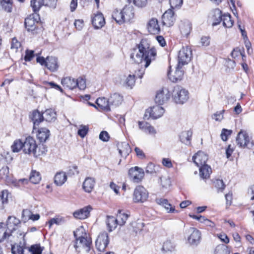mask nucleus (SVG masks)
<instances>
[{"instance_id": "nucleus-1", "label": "nucleus", "mask_w": 254, "mask_h": 254, "mask_svg": "<svg viewBox=\"0 0 254 254\" xmlns=\"http://www.w3.org/2000/svg\"><path fill=\"white\" fill-rule=\"evenodd\" d=\"M138 52L135 54L130 55V58L134 60L136 64L144 63V67H147L156 57V50L154 48H150L146 40H142L138 45Z\"/></svg>"}, {"instance_id": "nucleus-2", "label": "nucleus", "mask_w": 254, "mask_h": 254, "mask_svg": "<svg viewBox=\"0 0 254 254\" xmlns=\"http://www.w3.org/2000/svg\"><path fill=\"white\" fill-rule=\"evenodd\" d=\"M73 235L75 239L74 242V248L76 252H78V249L82 247L87 252H89L92 246L91 238L87 236L85 230L82 227L76 229L73 232Z\"/></svg>"}, {"instance_id": "nucleus-3", "label": "nucleus", "mask_w": 254, "mask_h": 254, "mask_svg": "<svg viewBox=\"0 0 254 254\" xmlns=\"http://www.w3.org/2000/svg\"><path fill=\"white\" fill-rule=\"evenodd\" d=\"M47 151V147L43 144L38 147L35 139L28 136L25 138L23 142V152L25 154L33 155L34 157H38L43 154H46Z\"/></svg>"}, {"instance_id": "nucleus-4", "label": "nucleus", "mask_w": 254, "mask_h": 254, "mask_svg": "<svg viewBox=\"0 0 254 254\" xmlns=\"http://www.w3.org/2000/svg\"><path fill=\"white\" fill-rule=\"evenodd\" d=\"M189 94L188 90L180 86L177 85L173 89L172 97L176 103L183 104L188 100L189 98Z\"/></svg>"}, {"instance_id": "nucleus-5", "label": "nucleus", "mask_w": 254, "mask_h": 254, "mask_svg": "<svg viewBox=\"0 0 254 254\" xmlns=\"http://www.w3.org/2000/svg\"><path fill=\"white\" fill-rule=\"evenodd\" d=\"M25 236V234L19 230H13L8 232V230H6L1 236L0 243L6 241L7 243H10L11 245L18 240L19 237H21L23 239Z\"/></svg>"}, {"instance_id": "nucleus-6", "label": "nucleus", "mask_w": 254, "mask_h": 254, "mask_svg": "<svg viewBox=\"0 0 254 254\" xmlns=\"http://www.w3.org/2000/svg\"><path fill=\"white\" fill-rule=\"evenodd\" d=\"M24 24L27 30L31 32L33 35L40 33L43 30L41 24L32 15L25 18Z\"/></svg>"}, {"instance_id": "nucleus-7", "label": "nucleus", "mask_w": 254, "mask_h": 254, "mask_svg": "<svg viewBox=\"0 0 254 254\" xmlns=\"http://www.w3.org/2000/svg\"><path fill=\"white\" fill-rule=\"evenodd\" d=\"M237 145L242 147L251 149L254 147V143L251 141V138L246 131L241 130L236 137Z\"/></svg>"}, {"instance_id": "nucleus-8", "label": "nucleus", "mask_w": 254, "mask_h": 254, "mask_svg": "<svg viewBox=\"0 0 254 254\" xmlns=\"http://www.w3.org/2000/svg\"><path fill=\"white\" fill-rule=\"evenodd\" d=\"M191 50L189 47H183L178 53V66H183L187 64L190 61Z\"/></svg>"}, {"instance_id": "nucleus-9", "label": "nucleus", "mask_w": 254, "mask_h": 254, "mask_svg": "<svg viewBox=\"0 0 254 254\" xmlns=\"http://www.w3.org/2000/svg\"><path fill=\"white\" fill-rule=\"evenodd\" d=\"M148 192L142 186H138L135 188L133 194V200L135 203H143L148 198Z\"/></svg>"}, {"instance_id": "nucleus-10", "label": "nucleus", "mask_w": 254, "mask_h": 254, "mask_svg": "<svg viewBox=\"0 0 254 254\" xmlns=\"http://www.w3.org/2000/svg\"><path fill=\"white\" fill-rule=\"evenodd\" d=\"M109 243L108 234L106 232L101 233L95 242V246L100 252H103Z\"/></svg>"}, {"instance_id": "nucleus-11", "label": "nucleus", "mask_w": 254, "mask_h": 254, "mask_svg": "<svg viewBox=\"0 0 254 254\" xmlns=\"http://www.w3.org/2000/svg\"><path fill=\"white\" fill-rule=\"evenodd\" d=\"M164 111V108L159 105L154 106L146 111L144 118L148 119L151 117L154 119H158L163 115Z\"/></svg>"}, {"instance_id": "nucleus-12", "label": "nucleus", "mask_w": 254, "mask_h": 254, "mask_svg": "<svg viewBox=\"0 0 254 254\" xmlns=\"http://www.w3.org/2000/svg\"><path fill=\"white\" fill-rule=\"evenodd\" d=\"M144 175L143 170L138 167L131 168L128 171V176L131 181L134 183L140 182Z\"/></svg>"}, {"instance_id": "nucleus-13", "label": "nucleus", "mask_w": 254, "mask_h": 254, "mask_svg": "<svg viewBox=\"0 0 254 254\" xmlns=\"http://www.w3.org/2000/svg\"><path fill=\"white\" fill-rule=\"evenodd\" d=\"M189 232L190 234L188 238V243L191 246L198 245L200 242L201 232L194 227L190 228Z\"/></svg>"}, {"instance_id": "nucleus-14", "label": "nucleus", "mask_w": 254, "mask_h": 254, "mask_svg": "<svg viewBox=\"0 0 254 254\" xmlns=\"http://www.w3.org/2000/svg\"><path fill=\"white\" fill-rule=\"evenodd\" d=\"M170 96L171 94L169 90L163 88L157 92L155 101L159 105H162L169 99Z\"/></svg>"}, {"instance_id": "nucleus-15", "label": "nucleus", "mask_w": 254, "mask_h": 254, "mask_svg": "<svg viewBox=\"0 0 254 254\" xmlns=\"http://www.w3.org/2000/svg\"><path fill=\"white\" fill-rule=\"evenodd\" d=\"M175 21L174 12L172 9L166 10L162 16V22L164 25L170 27L172 26Z\"/></svg>"}, {"instance_id": "nucleus-16", "label": "nucleus", "mask_w": 254, "mask_h": 254, "mask_svg": "<svg viewBox=\"0 0 254 254\" xmlns=\"http://www.w3.org/2000/svg\"><path fill=\"white\" fill-rule=\"evenodd\" d=\"M29 119L33 122V129H35L36 126H38L44 121L43 112L41 113L38 110H35L30 113Z\"/></svg>"}, {"instance_id": "nucleus-17", "label": "nucleus", "mask_w": 254, "mask_h": 254, "mask_svg": "<svg viewBox=\"0 0 254 254\" xmlns=\"http://www.w3.org/2000/svg\"><path fill=\"white\" fill-rule=\"evenodd\" d=\"M208 156L203 152L199 151L192 157L193 162L197 167L206 164Z\"/></svg>"}, {"instance_id": "nucleus-18", "label": "nucleus", "mask_w": 254, "mask_h": 254, "mask_svg": "<svg viewBox=\"0 0 254 254\" xmlns=\"http://www.w3.org/2000/svg\"><path fill=\"white\" fill-rule=\"evenodd\" d=\"M92 209V207L90 205H88L79 210L75 211L73 212V216L76 219H84L89 216L90 212Z\"/></svg>"}, {"instance_id": "nucleus-19", "label": "nucleus", "mask_w": 254, "mask_h": 254, "mask_svg": "<svg viewBox=\"0 0 254 254\" xmlns=\"http://www.w3.org/2000/svg\"><path fill=\"white\" fill-rule=\"evenodd\" d=\"M20 225V221L15 216H9L6 221V229L9 231L17 230Z\"/></svg>"}, {"instance_id": "nucleus-20", "label": "nucleus", "mask_w": 254, "mask_h": 254, "mask_svg": "<svg viewBox=\"0 0 254 254\" xmlns=\"http://www.w3.org/2000/svg\"><path fill=\"white\" fill-rule=\"evenodd\" d=\"M92 23L95 29H100L104 26L105 20L103 14L101 12H98L93 17Z\"/></svg>"}, {"instance_id": "nucleus-21", "label": "nucleus", "mask_w": 254, "mask_h": 254, "mask_svg": "<svg viewBox=\"0 0 254 254\" xmlns=\"http://www.w3.org/2000/svg\"><path fill=\"white\" fill-rule=\"evenodd\" d=\"M123 101V97L119 93H115L111 94L108 99L110 109L119 106Z\"/></svg>"}, {"instance_id": "nucleus-22", "label": "nucleus", "mask_w": 254, "mask_h": 254, "mask_svg": "<svg viewBox=\"0 0 254 254\" xmlns=\"http://www.w3.org/2000/svg\"><path fill=\"white\" fill-rule=\"evenodd\" d=\"M26 242L24 239H23V243L20 242L19 245H16L15 243L11 244V253L13 254H25V250L27 247L25 246Z\"/></svg>"}, {"instance_id": "nucleus-23", "label": "nucleus", "mask_w": 254, "mask_h": 254, "mask_svg": "<svg viewBox=\"0 0 254 254\" xmlns=\"http://www.w3.org/2000/svg\"><path fill=\"white\" fill-rule=\"evenodd\" d=\"M182 67V66H179L177 64L173 75L171 74L170 71L168 72V76L170 80L173 82H176L182 80L184 75V71L181 69Z\"/></svg>"}, {"instance_id": "nucleus-24", "label": "nucleus", "mask_w": 254, "mask_h": 254, "mask_svg": "<svg viewBox=\"0 0 254 254\" xmlns=\"http://www.w3.org/2000/svg\"><path fill=\"white\" fill-rule=\"evenodd\" d=\"M148 32L151 34H156L160 31V26L158 20L156 18H152L149 20L147 24Z\"/></svg>"}, {"instance_id": "nucleus-25", "label": "nucleus", "mask_w": 254, "mask_h": 254, "mask_svg": "<svg viewBox=\"0 0 254 254\" xmlns=\"http://www.w3.org/2000/svg\"><path fill=\"white\" fill-rule=\"evenodd\" d=\"M46 67L52 72L57 71L59 68L58 59L55 57L48 56Z\"/></svg>"}, {"instance_id": "nucleus-26", "label": "nucleus", "mask_w": 254, "mask_h": 254, "mask_svg": "<svg viewBox=\"0 0 254 254\" xmlns=\"http://www.w3.org/2000/svg\"><path fill=\"white\" fill-rule=\"evenodd\" d=\"M180 29L183 36L188 37L192 29L191 23L188 20L181 21L180 25Z\"/></svg>"}, {"instance_id": "nucleus-27", "label": "nucleus", "mask_w": 254, "mask_h": 254, "mask_svg": "<svg viewBox=\"0 0 254 254\" xmlns=\"http://www.w3.org/2000/svg\"><path fill=\"white\" fill-rule=\"evenodd\" d=\"M124 23L129 21L134 17L133 9L132 6H125L122 9Z\"/></svg>"}, {"instance_id": "nucleus-28", "label": "nucleus", "mask_w": 254, "mask_h": 254, "mask_svg": "<svg viewBox=\"0 0 254 254\" xmlns=\"http://www.w3.org/2000/svg\"><path fill=\"white\" fill-rule=\"evenodd\" d=\"M96 181L95 179L92 177H87L82 185V188L84 191L86 192H91L94 189Z\"/></svg>"}, {"instance_id": "nucleus-29", "label": "nucleus", "mask_w": 254, "mask_h": 254, "mask_svg": "<svg viewBox=\"0 0 254 254\" xmlns=\"http://www.w3.org/2000/svg\"><path fill=\"white\" fill-rule=\"evenodd\" d=\"M50 135V130L45 127H42L38 130L37 137L41 143H44L49 138Z\"/></svg>"}, {"instance_id": "nucleus-30", "label": "nucleus", "mask_w": 254, "mask_h": 254, "mask_svg": "<svg viewBox=\"0 0 254 254\" xmlns=\"http://www.w3.org/2000/svg\"><path fill=\"white\" fill-rule=\"evenodd\" d=\"M106 223L109 232H111L115 230L119 224L116 218L113 216H106Z\"/></svg>"}, {"instance_id": "nucleus-31", "label": "nucleus", "mask_w": 254, "mask_h": 254, "mask_svg": "<svg viewBox=\"0 0 254 254\" xmlns=\"http://www.w3.org/2000/svg\"><path fill=\"white\" fill-rule=\"evenodd\" d=\"M44 121L48 122H54L57 119V114L54 110L49 109L43 112Z\"/></svg>"}, {"instance_id": "nucleus-32", "label": "nucleus", "mask_w": 254, "mask_h": 254, "mask_svg": "<svg viewBox=\"0 0 254 254\" xmlns=\"http://www.w3.org/2000/svg\"><path fill=\"white\" fill-rule=\"evenodd\" d=\"M156 201L158 204L164 207L169 213H172L175 211V207H173L172 205L169 203L167 199L162 198H157Z\"/></svg>"}, {"instance_id": "nucleus-33", "label": "nucleus", "mask_w": 254, "mask_h": 254, "mask_svg": "<svg viewBox=\"0 0 254 254\" xmlns=\"http://www.w3.org/2000/svg\"><path fill=\"white\" fill-rule=\"evenodd\" d=\"M66 180L67 176L65 173L60 172L55 175L54 183L57 186H61L66 182Z\"/></svg>"}, {"instance_id": "nucleus-34", "label": "nucleus", "mask_w": 254, "mask_h": 254, "mask_svg": "<svg viewBox=\"0 0 254 254\" xmlns=\"http://www.w3.org/2000/svg\"><path fill=\"white\" fill-rule=\"evenodd\" d=\"M75 82L76 80L74 78H71L70 77L64 78L61 81L64 86L69 89H73L77 87V83Z\"/></svg>"}, {"instance_id": "nucleus-35", "label": "nucleus", "mask_w": 254, "mask_h": 254, "mask_svg": "<svg viewBox=\"0 0 254 254\" xmlns=\"http://www.w3.org/2000/svg\"><path fill=\"white\" fill-rule=\"evenodd\" d=\"M96 103L103 111L106 112L111 111L108 99L107 100L105 98H99L96 100Z\"/></svg>"}, {"instance_id": "nucleus-36", "label": "nucleus", "mask_w": 254, "mask_h": 254, "mask_svg": "<svg viewBox=\"0 0 254 254\" xmlns=\"http://www.w3.org/2000/svg\"><path fill=\"white\" fill-rule=\"evenodd\" d=\"M199 167V175L203 179L208 178L212 172L210 166L207 164L200 166Z\"/></svg>"}, {"instance_id": "nucleus-37", "label": "nucleus", "mask_w": 254, "mask_h": 254, "mask_svg": "<svg viewBox=\"0 0 254 254\" xmlns=\"http://www.w3.org/2000/svg\"><path fill=\"white\" fill-rule=\"evenodd\" d=\"M192 134V132L190 130L182 132L180 135V141L186 145H190Z\"/></svg>"}, {"instance_id": "nucleus-38", "label": "nucleus", "mask_w": 254, "mask_h": 254, "mask_svg": "<svg viewBox=\"0 0 254 254\" xmlns=\"http://www.w3.org/2000/svg\"><path fill=\"white\" fill-rule=\"evenodd\" d=\"M129 216V214L124 212L121 210H119L116 217L119 225L121 226L124 225Z\"/></svg>"}, {"instance_id": "nucleus-39", "label": "nucleus", "mask_w": 254, "mask_h": 254, "mask_svg": "<svg viewBox=\"0 0 254 254\" xmlns=\"http://www.w3.org/2000/svg\"><path fill=\"white\" fill-rule=\"evenodd\" d=\"M31 6L35 13H37L43 5H45L44 0H31Z\"/></svg>"}, {"instance_id": "nucleus-40", "label": "nucleus", "mask_w": 254, "mask_h": 254, "mask_svg": "<svg viewBox=\"0 0 254 254\" xmlns=\"http://www.w3.org/2000/svg\"><path fill=\"white\" fill-rule=\"evenodd\" d=\"M223 14L222 11L219 9H216L214 11V14L212 16L213 23L212 25L215 26L220 24L222 21Z\"/></svg>"}, {"instance_id": "nucleus-41", "label": "nucleus", "mask_w": 254, "mask_h": 254, "mask_svg": "<svg viewBox=\"0 0 254 254\" xmlns=\"http://www.w3.org/2000/svg\"><path fill=\"white\" fill-rule=\"evenodd\" d=\"M27 250L28 251L25 253L27 254H42L43 249L40 245L36 244L30 247H27Z\"/></svg>"}, {"instance_id": "nucleus-42", "label": "nucleus", "mask_w": 254, "mask_h": 254, "mask_svg": "<svg viewBox=\"0 0 254 254\" xmlns=\"http://www.w3.org/2000/svg\"><path fill=\"white\" fill-rule=\"evenodd\" d=\"M223 25L226 28H231L233 25L234 22L231 19V16L229 13H225L222 18Z\"/></svg>"}, {"instance_id": "nucleus-43", "label": "nucleus", "mask_w": 254, "mask_h": 254, "mask_svg": "<svg viewBox=\"0 0 254 254\" xmlns=\"http://www.w3.org/2000/svg\"><path fill=\"white\" fill-rule=\"evenodd\" d=\"M123 15L122 10L119 11L118 9H115L113 11L112 16L117 23L122 24L124 23V18Z\"/></svg>"}, {"instance_id": "nucleus-44", "label": "nucleus", "mask_w": 254, "mask_h": 254, "mask_svg": "<svg viewBox=\"0 0 254 254\" xmlns=\"http://www.w3.org/2000/svg\"><path fill=\"white\" fill-rule=\"evenodd\" d=\"M214 254H230V249L224 244L219 245L216 247Z\"/></svg>"}, {"instance_id": "nucleus-45", "label": "nucleus", "mask_w": 254, "mask_h": 254, "mask_svg": "<svg viewBox=\"0 0 254 254\" xmlns=\"http://www.w3.org/2000/svg\"><path fill=\"white\" fill-rule=\"evenodd\" d=\"M41 180V177L40 173L35 170L32 171L29 180L30 181L34 184H38Z\"/></svg>"}, {"instance_id": "nucleus-46", "label": "nucleus", "mask_w": 254, "mask_h": 254, "mask_svg": "<svg viewBox=\"0 0 254 254\" xmlns=\"http://www.w3.org/2000/svg\"><path fill=\"white\" fill-rule=\"evenodd\" d=\"M65 219L62 217H58L51 219L47 223L49 224V227L50 228L53 224L61 225L64 223Z\"/></svg>"}, {"instance_id": "nucleus-47", "label": "nucleus", "mask_w": 254, "mask_h": 254, "mask_svg": "<svg viewBox=\"0 0 254 254\" xmlns=\"http://www.w3.org/2000/svg\"><path fill=\"white\" fill-rule=\"evenodd\" d=\"M1 6L5 11L10 12L12 10V2L11 0H1L0 1Z\"/></svg>"}, {"instance_id": "nucleus-48", "label": "nucleus", "mask_w": 254, "mask_h": 254, "mask_svg": "<svg viewBox=\"0 0 254 254\" xmlns=\"http://www.w3.org/2000/svg\"><path fill=\"white\" fill-rule=\"evenodd\" d=\"M13 152H18L21 149L23 150V142L21 140H16L11 146Z\"/></svg>"}, {"instance_id": "nucleus-49", "label": "nucleus", "mask_w": 254, "mask_h": 254, "mask_svg": "<svg viewBox=\"0 0 254 254\" xmlns=\"http://www.w3.org/2000/svg\"><path fill=\"white\" fill-rule=\"evenodd\" d=\"M213 184L218 192L223 191L225 188V185L222 180L217 179L214 181Z\"/></svg>"}, {"instance_id": "nucleus-50", "label": "nucleus", "mask_w": 254, "mask_h": 254, "mask_svg": "<svg viewBox=\"0 0 254 254\" xmlns=\"http://www.w3.org/2000/svg\"><path fill=\"white\" fill-rule=\"evenodd\" d=\"M135 76L134 74L128 75L125 81V86L132 88L135 84Z\"/></svg>"}, {"instance_id": "nucleus-51", "label": "nucleus", "mask_w": 254, "mask_h": 254, "mask_svg": "<svg viewBox=\"0 0 254 254\" xmlns=\"http://www.w3.org/2000/svg\"><path fill=\"white\" fill-rule=\"evenodd\" d=\"M171 9L179 8L183 3V0H170Z\"/></svg>"}, {"instance_id": "nucleus-52", "label": "nucleus", "mask_w": 254, "mask_h": 254, "mask_svg": "<svg viewBox=\"0 0 254 254\" xmlns=\"http://www.w3.org/2000/svg\"><path fill=\"white\" fill-rule=\"evenodd\" d=\"M232 133V130L223 128L220 134V136L222 140L224 141L227 140L228 136H230Z\"/></svg>"}, {"instance_id": "nucleus-53", "label": "nucleus", "mask_w": 254, "mask_h": 254, "mask_svg": "<svg viewBox=\"0 0 254 254\" xmlns=\"http://www.w3.org/2000/svg\"><path fill=\"white\" fill-rule=\"evenodd\" d=\"M125 148L124 149H121L119 148V152L122 157H126L130 152V148L128 144H125Z\"/></svg>"}, {"instance_id": "nucleus-54", "label": "nucleus", "mask_w": 254, "mask_h": 254, "mask_svg": "<svg viewBox=\"0 0 254 254\" xmlns=\"http://www.w3.org/2000/svg\"><path fill=\"white\" fill-rule=\"evenodd\" d=\"M88 127L86 126L81 125L78 130V134L82 138L84 137L88 131Z\"/></svg>"}, {"instance_id": "nucleus-55", "label": "nucleus", "mask_w": 254, "mask_h": 254, "mask_svg": "<svg viewBox=\"0 0 254 254\" xmlns=\"http://www.w3.org/2000/svg\"><path fill=\"white\" fill-rule=\"evenodd\" d=\"M34 51L33 50H26L25 51V55L24 56V60L26 62H30L34 57Z\"/></svg>"}, {"instance_id": "nucleus-56", "label": "nucleus", "mask_w": 254, "mask_h": 254, "mask_svg": "<svg viewBox=\"0 0 254 254\" xmlns=\"http://www.w3.org/2000/svg\"><path fill=\"white\" fill-rule=\"evenodd\" d=\"M75 83H77V87L80 90H84L86 88L85 80L82 78H79L76 79Z\"/></svg>"}, {"instance_id": "nucleus-57", "label": "nucleus", "mask_w": 254, "mask_h": 254, "mask_svg": "<svg viewBox=\"0 0 254 254\" xmlns=\"http://www.w3.org/2000/svg\"><path fill=\"white\" fill-rule=\"evenodd\" d=\"M8 192L7 190H3L1 192L0 197L3 204L7 203L8 202Z\"/></svg>"}, {"instance_id": "nucleus-58", "label": "nucleus", "mask_w": 254, "mask_h": 254, "mask_svg": "<svg viewBox=\"0 0 254 254\" xmlns=\"http://www.w3.org/2000/svg\"><path fill=\"white\" fill-rule=\"evenodd\" d=\"M9 174V168L7 166L3 167L0 170V178L3 179L7 178Z\"/></svg>"}, {"instance_id": "nucleus-59", "label": "nucleus", "mask_w": 254, "mask_h": 254, "mask_svg": "<svg viewBox=\"0 0 254 254\" xmlns=\"http://www.w3.org/2000/svg\"><path fill=\"white\" fill-rule=\"evenodd\" d=\"M224 111H225L223 110L220 112H217L213 115L212 118L217 121L222 120L223 118V113Z\"/></svg>"}, {"instance_id": "nucleus-60", "label": "nucleus", "mask_w": 254, "mask_h": 254, "mask_svg": "<svg viewBox=\"0 0 254 254\" xmlns=\"http://www.w3.org/2000/svg\"><path fill=\"white\" fill-rule=\"evenodd\" d=\"M45 6L56 8L58 0H44Z\"/></svg>"}, {"instance_id": "nucleus-61", "label": "nucleus", "mask_w": 254, "mask_h": 254, "mask_svg": "<svg viewBox=\"0 0 254 254\" xmlns=\"http://www.w3.org/2000/svg\"><path fill=\"white\" fill-rule=\"evenodd\" d=\"M109 138V135L106 131H102L99 134V139L103 141H108Z\"/></svg>"}, {"instance_id": "nucleus-62", "label": "nucleus", "mask_w": 254, "mask_h": 254, "mask_svg": "<svg viewBox=\"0 0 254 254\" xmlns=\"http://www.w3.org/2000/svg\"><path fill=\"white\" fill-rule=\"evenodd\" d=\"M161 184L163 188H167L170 187L171 182L170 179L166 178H161Z\"/></svg>"}, {"instance_id": "nucleus-63", "label": "nucleus", "mask_w": 254, "mask_h": 254, "mask_svg": "<svg viewBox=\"0 0 254 254\" xmlns=\"http://www.w3.org/2000/svg\"><path fill=\"white\" fill-rule=\"evenodd\" d=\"M74 24L78 30H81L84 26V22L83 20L77 19L75 20Z\"/></svg>"}, {"instance_id": "nucleus-64", "label": "nucleus", "mask_w": 254, "mask_h": 254, "mask_svg": "<svg viewBox=\"0 0 254 254\" xmlns=\"http://www.w3.org/2000/svg\"><path fill=\"white\" fill-rule=\"evenodd\" d=\"M20 43L16 38H14L11 41V49L16 50L20 46Z\"/></svg>"}]
</instances>
